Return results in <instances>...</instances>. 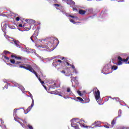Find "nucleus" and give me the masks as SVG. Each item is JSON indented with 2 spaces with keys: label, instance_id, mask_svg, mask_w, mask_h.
I'll list each match as a JSON object with an SVG mask.
<instances>
[{
  "label": "nucleus",
  "instance_id": "obj_25",
  "mask_svg": "<svg viewBox=\"0 0 129 129\" xmlns=\"http://www.w3.org/2000/svg\"><path fill=\"white\" fill-rule=\"evenodd\" d=\"M121 114V110H119L118 112V116H117V117H118L117 118H119V117L120 116V115L119 114Z\"/></svg>",
  "mask_w": 129,
  "mask_h": 129
},
{
  "label": "nucleus",
  "instance_id": "obj_36",
  "mask_svg": "<svg viewBox=\"0 0 129 129\" xmlns=\"http://www.w3.org/2000/svg\"><path fill=\"white\" fill-rule=\"evenodd\" d=\"M33 36H32L31 37H30V39H31V41H32V42H35V40H34V39H33Z\"/></svg>",
  "mask_w": 129,
  "mask_h": 129
},
{
  "label": "nucleus",
  "instance_id": "obj_33",
  "mask_svg": "<svg viewBox=\"0 0 129 129\" xmlns=\"http://www.w3.org/2000/svg\"><path fill=\"white\" fill-rule=\"evenodd\" d=\"M70 22H71V23H73V24H76V22H75L73 19H71Z\"/></svg>",
  "mask_w": 129,
  "mask_h": 129
},
{
  "label": "nucleus",
  "instance_id": "obj_46",
  "mask_svg": "<svg viewBox=\"0 0 129 129\" xmlns=\"http://www.w3.org/2000/svg\"><path fill=\"white\" fill-rule=\"evenodd\" d=\"M123 2H124V0H120L121 3H123Z\"/></svg>",
  "mask_w": 129,
  "mask_h": 129
},
{
  "label": "nucleus",
  "instance_id": "obj_6",
  "mask_svg": "<svg viewBox=\"0 0 129 129\" xmlns=\"http://www.w3.org/2000/svg\"><path fill=\"white\" fill-rule=\"evenodd\" d=\"M60 59H61V60H63V61H62V63H63L66 66H70L71 67L72 66V64L69 63V60L66 59L64 57H62L60 58Z\"/></svg>",
  "mask_w": 129,
  "mask_h": 129
},
{
  "label": "nucleus",
  "instance_id": "obj_47",
  "mask_svg": "<svg viewBox=\"0 0 129 129\" xmlns=\"http://www.w3.org/2000/svg\"><path fill=\"white\" fill-rule=\"evenodd\" d=\"M23 27H26V24H24Z\"/></svg>",
  "mask_w": 129,
  "mask_h": 129
},
{
  "label": "nucleus",
  "instance_id": "obj_3",
  "mask_svg": "<svg viewBox=\"0 0 129 129\" xmlns=\"http://www.w3.org/2000/svg\"><path fill=\"white\" fill-rule=\"evenodd\" d=\"M117 118H118V117H116L114 118L111 122V125L109 124H105L104 125V127H105L106 128H112V127L114 126V124H115V123L117 121Z\"/></svg>",
  "mask_w": 129,
  "mask_h": 129
},
{
  "label": "nucleus",
  "instance_id": "obj_52",
  "mask_svg": "<svg viewBox=\"0 0 129 129\" xmlns=\"http://www.w3.org/2000/svg\"><path fill=\"white\" fill-rule=\"evenodd\" d=\"M5 125V124H4V125Z\"/></svg>",
  "mask_w": 129,
  "mask_h": 129
},
{
  "label": "nucleus",
  "instance_id": "obj_10",
  "mask_svg": "<svg viewBox=\"0 0 129 129\" xmlns=\"http://www.w3.org/2000/svg\"><path fill=\"white\" fill-rule=\"evenodd\" d=\"M117 58H118V60H120L122 62H127V61H128L129 57H127L126 59H125V58L122 59V58H121V57L118 56Z\"/></svg>",
  "mask_w": 129,
  "mask_h": 129
},
{
  "label": "nucleus",
  "instance_id": "obj_51",
  "mask_svg": "<svg viewBox=\"0 0 129 129\" xmlns=\"http://www.w3.org/2000/svg\"><path fill=\"white\" fill-rule=\"evenodd\" d=\"M95 123H96V121L95 122Z\"/></svg>",
  "mask_w": 129,
  "mask_h": 129
},
{
  "label": "nucleus",
  "instance_id": "obj_41",
  "mask_svg": "<svg viewBox=\"0 0 129 129\" xmlns=\"http://www.w3.org/2000/svg\"><path fill=\"white\" fill-rule=\"evenodd\" d=\"M40 83H41L42 85H44V84H45V82H44V81H42Z\"/></svg>",
  "mask_w": 129,
  "mask_h": 129
},
{
  "label": "nucleus",
  "instance_id": "obj_20",
  "mask_svg": "<svg viewBox=\"0 0 129 129\" xmlns=\"http://www.w3.org/2000/svg\"><path fill=\"white\" fill-rule=\"evenodd\" d=\"M17 111H18V109H14L13 115H15V116H16V115H17Z\"/></svg>",
  "mask_w": 129,
  "mask_h": 129
},
{
  "label": "nucleus",
  "instance_id": "obj_26",
  "mask_svg": "<svg viewBox=\"0 0 129 129\" xmlns=\"http://www.w3.org/2000/svg\"><path fill=\"white\" fill-rule=\"evenodd\" d=\"M26 126H28L29 129H33V126H32L30 124H27Z\"/></svg>",
  "mask_w": 129,
  "mask_h": 129
},
{
  "label": "nucleus",
  "instance_id": "obj_4",
  "mask_svg": "<svg viewBox=\"0 0 129 129\" xmlns=\"http://www.w3.org/2000/svg\"><path fill=\"white\" fill-rule=\"evenodd\" d=\"M77 123H79V119L74 118L72 119L71 126L72 127H74L75 129H79V126Z\"/></svg>",
  "mask_w": 129,
  "mask_h": 129
},
{
  "label": "nucleus",
  "instance_id": "obj_7",
  "mask_svg": "<svg viewBox=\"0 0 129 129\" xmlns=\"http://www.w3.org/2000/svg\"><path fill=\"white\" fill-rule=\"evenodd\" d=\"M18 119H21V120H22L23 123L20 122L19 120H17V121L19 123H20V124L22 126V127H24V128H27V121L26 120H23L20 118H18Z\"/></svg>",
  "mask_w": 129,
  "mask_h": 129
},
{
  "label": "nucleus",
  "instance_id": "obj_9",
  "mask_svg": "<svg viewBox=\"0 0 129 129\" xmlns=\"http://www.w3.org/2000/svg\"><path fill=\"white\" fill-rule=\"evenodd\" d=\"M110 98H111V99H112V101L114 103H116V102H119V101H120V99H119V98H118V97L112 98V97H110Z\"/></svg>",
  "mask_w": 129,
  "mask_h": 129
},
{
  "label": "nucleus",
  "instance_id": "obj_30",
  "mask_svg": "<svg viewBox=\"0 0 129 129\" xmlns=\"http://www.w3.org/2000/svg\"><path fill=\"white\" fill-rule=\"evenodd\" d=\"M77 93L79 94V95H80V96H81L82 95V94H81V92L80 91H78Z\"/></svg>",
  "mask_w": 129,
  "mask_h": 129
},
{
  "label": "nucleus",
  "instance_id": "obj_32",
  "mask_svg": "<svg viewBox=\"0 0 129 129\" xmlns=\"http://www.w3.org/2000/svg\"><path fill=\"white\" fill-rule=\"evenodd\" d=\"M16 20L17 21V22H19V21H20V17H16Z\"/></svg>",
  "mask_w": 129,
  "mask_h": 129
},
{
  "label": "nucleus",
  "instance_id": "obj_44",
  "mask_svg": "<svg viewBox=\"0 0 129 129\" xmlns=\"http://www.w3.org/2000/svg\"><path fill=\"white\" fill-rule=\"evenodd\" d=\"M1 123L2 125H4L5 124V122H4V121L2 120L1 121Z\"/></svg>",
  "mask_w": 129,
  "mask_h": 129
},
{
  "label": "nucleus",
  "instance_id": "obj_49",
  "mask_svg": "<svg viewBox=\"0 0 129 129\" xmlns=\"http://www.w3.org/2000/svg\"><path fill=\"white\" fill-rule=\"evenodd\" d=\"M56 9L57 10H59V9H58V8H57V7H56Z\"/></svg>",
  "mask_w": 129,
  "mask_h": 129
},
{
  "label": "nucleus",
  "instance_id": "obj_42",
  "mask_svg": "<svg viewBox=\"0 0 129 129\" xmlns=\"http://www.w3.org/2000/svg\"><path fill=\"white\" fill-rule=\"evenodd\" d=\"M73 11H77V8H73Z\"/></svg>",
  "mask_w": 129,
  "mask_h": 129
},
{
  "label": "nucleus",
  "instance_id": "obj_5",
  "mask_svg": "<svg viewBox=\"0 0 129 129\" xmlns=\"http://www.w3.org/2000/svg\"><path fill=\"white\" fill-rule=\"evenodd\" d=\"M93 91H94V95L95 96L96 100H98V99L100 98V92L96 87L93 88Z\"/></svg>",
  "mask_w": 129,
  "mask_h": 129
},
{
  "label": "nucleus",
  "instance_id": "obj_2",
  "mask_svg": "<svg viewBox=\"0 0 129 129\" xmlns=\"http://www.w3.org/2000/svg\"><path fill=\"white\" fill-rule=\"evenodd\" d=\"M58 39L54 38H49L43 40L42 44L39 46L40 48L43 49H50L53 47V44H55V41H57Z\"/></svg>",
  "mask_w": 129,
  "mask_h": 129
},
{
  "label": "nucleus",
  "instance_id": "obj_48",
  "mask_svg": "<svg viewBox=\"0 0 129 129\" xmlns=\"http://www.w3.org/2000/svg\"><path fill=\"white\" fill-rule=\"evenodd\" d=\"M58 95H59V96H62V95H61V94H59Z\"/></svg>",
  "mask_w": 129,
  "mask_h": 129
},
{
  "label": "nucleus",
  "instance_id": "obj_23",
  "mask_svg": "<svg viewBox=\"0 0 129 129\" xmlns=\"http://www.w3.org/2000/svg\"><path fill=\"white\" fill-rule=\"evenodd\" d=\"M122 64V61L120 60H118L117 61V65H121Z\"/></svg>",
  "mask_w": 129,
  "mask_h": 129
},
{
  "label": "nucleus",
  "instance_id": "obj_50",
  "mask_svg": "<svg viewBox=\"0 0 129 129\" xmlns=\"http://www.w3.org/2000/svg\"><path fill=\"white\" fill-rule=\"evenodd\" d=\"M15 120H16V118L15 117Z\"/></svg>",
  "mask_w": 129,
  "mask_h": 129
},
{
  "label": "nucleus",
  "instance_id": "obj_8",
  "mask_svg": "<svg viewBox=\"0 0 129 129\" xmlns=\"http://www.w3.org/2000/svg\"><path fill=\"white\" fill-rule=\"evenodd\" d=\"M11 57L12 58H15V59H16V60H23V57L20 56V55H17L16 54L14 55L12 54L11 55Z\"/></svg>",
  "mask_w": 129,
  "mask_h": 129
},
{
  "label": "nucleus",
  "instance_id": "obj_34",
  "mask_svg": "<svg viewBox=\"0 0 129 129\" xmlns=\"http://www.w3.org/2000/svg\"><path fill=\"white\" fill-rule=\"evenodd\" d=\"M54 7H57V8H59L60 7V5L59 4H54Z\"/></svg>",
  "mask_w": 129,
  "mask_h": 129
},
{
  "label": "nucleus",
  "instance_id": "obj_19",
  "mask_svg": "<svg viewBox=\"0 0 129 129\" xmlns=\"http://www.w3.org/2000/svg\"><path fill=\"white\" fill-rule=\"evenodd\" d=\"M77 99H78V100H79L80 101H81V102H83V101H84V100H83V99H82L81 97H78L77 98Z\"/></svg>",
  "mask_w": 129,
  "mask_h": 129
},
{
  "label": "nucleus",
  "instance_id": "obj_17",
  "mask_svg": "<svg viewBox=\"0 0 129 129\" xmlns=\"http://www.w3.org/2000/svg\"><path fill=\"white\" fill-rule=\"evenodd\" d=\"M14 44L16 45V46H17V47H18V48H21V45H20V44H19V43H18V42H17V41H15L14 42Z\"/></svg>",
  "mask_w": 129,
  "mask_h": 129
},
{
  "label": "nucleus",
  "instance_id": "obj_27",
  "mask_svg": "<svg viewBox=\"0 0 129 129\" xmlns=\"http://www.w3.org/2000/svg\"><path fill=\"white\" fill-rule=\"evenodd\" d=\"M60 72H61V73H62V74H64V75H65V74L67 72L66 69H64V70L60 71Z\"/></svg>",
  "mask_w": 129,
  "mask_h": 129
},
{
  "label": "nucleus",
  "instance_id": "obj_24",
  "mask_svg": "<svg viewBox=\"0 0 129 129\" xmlns=\"http://www.w3.org/2000/svg\"><path fill=\"white\" fill-rule=\"evenodd\" d=\"M77 81V77H75L74 78H73L71 80V82H72V81Z\"/></svg>",
  "mask_w": 129,
  "mask_h": 129
},
{
  "label": "nucleus",
  "instance_id": "obj_35",
  "mask_svg": "<svg viewBox=\"0 0 129 129\" xmlns=\"http://www.w3.org/2000/svg\"><path fill=\"white\" fill-rule=\"evenodd\" d=\"M70 88H67V92H70Z\"/></svg>",
  "mask_w": 129,
  "mask_h": 129
},
{
  "label": "nucleus",
  "instance_id": "obj_21",
  "mask_svg": "<svg viewBox=\"0 0 129 129\" xmlns=\"http://www.w3.org/2000/svg\"><path fill=\"white\" fill-rule=\"evenodd\" d=\"M111 69L112 70H116V69H117V67L116 66H113L111 67Z\"/></svg>",
  "mask_w": 129,
  "mask_h": 129
},
{
  "label": "nucleus",
  "instance_id": "obj_39",
  "mask_svg": "<svg viewBox=\"0 0 129 129\" xmlns=\"http://www.w3.org/2000/svg\"><path fill=\"white\" fill-rule=\"evenodd\" d=\"M19 27L20 28H23V25L22 24H20L19 25Z\"/></svg>",
  "mask_w": 129,
  "mask_h": 129
},
{
  "label": "nucleus",
  "instance_id": "obj_13",
  "mask_svg": "<svg viewBox=\"0 0 129 129\" xmlns=\"http://www.w3.org/2000/svg\"><path fill=\"white\" fill-rule=\"evenodd\" d=\"M66 71H67L66 73L65 74L66 76H70L71 75L70 70L66 69Z\"/></svg>",
  "mask_w": 129,
  "mask_h": 129
},
{
  "label": "nucleus",
  "instance_id": "obj_29",
  "mask_svg": "<svg viewBox=\"0 0 129 129\" xmlns=\"http://www.w3.org/2000/svg\"><path fill=\"white\" fill-rule=\"evenodd\" d=\"M32 104H31V107H33L34 106V104L35 102H34V99H32Z\"/></svg>",
  "mask_w": 129,
  "mask_h": 129
},
{
  "label": "nucleus",
  "instance_id": "obj_45",
  "mask_svg": "<svg viewBox=\"0 0 129 129\" xmlns=\"http://www.w3.org/2000/svg\"><path fill=\"white\" fill-rule=\"evenodd\" d=\"M43 86L44 87L45 89H47V87H46V86L43 85Z\"/></svg>",
  "mask_w": 129,
  "mask_h": 129
},
{
  "label": "nucleus",
  "instance_id": "obj_28",
  "mask_svg": "<svg viewBox=\"0 0 129 129\" xmlns=\"http://www.w3.org/2000/svg\"><path fill=\"white\" fill-rule=\"evenodd\" d=\"M4 57L6 60H8V61H10V57L6 56V55H4Z\"/></svg>",
  "mask_w": 129,
  "mask_h": 129
},
{
  "label": "nucleus",
  "instance_id": "obj_16",
  "mask_svg": "<svg viewBox=\"0 0 129 129\" xmlns=\"http://www.w3.org/2000/svg\"><path fill=\"white\" fill-rule=\"evenodd\" d=\"M71 67L73 69V72L77 74V73H78V72H77V70H76V69L75 68V66H74V64H72Z\"/></svg>",
  "mask_w": 129,
  "mask_h": 129
},
{
  "label": "nucleus",
  "instance_id": "obj_31",
  "mask_svg": "<svg viewBox=\"0 0 129 129\" xmlns=\"http://www.w3.org/2000/svg\"><path fill=\"white\" fill-rule=\"evenodd\" d=\"M82 125L84 127H86V128H88V127H91L90 126H85L84 124H82Z\"/></svg>",
  "mask_w": 129,
  "mask_h": 129
},
{
  "label": "nucleus",
  "instance_id": "obj_40",
  "mask_svg": "<svg viewBox=\"0 0 129 129\" xmlns=\"http://www.w3.org/2000/svg\"><path fill=\"white\" fill-rule=\"evenodd\" d=\"M69 17H70V18H72L73 19H74V18H75L74 16H72V15H70Z\"/></svg>",
  "mask_w": 129,
  "mask_h": 129
},
{
  "label": "nucleus",
  "instance_id": "obj_22",
  "mask_svg": "<svg viewBox=\"0 0 129 129\" xmlns=\"http://www.w3.org/2000/svg\"><path fill=\"white\" fill-rule=\"evenodd\" d=\"M119 129H129V127L127 126H121Z\"/></svg>",
  "mask_w": 129,
  "mask_h": 129
},
{
  "label": "nucleus",
  "instance_id": "obj_43",
  "mask_svg": "<svg viewBox=\"0 0 129 129\" xmlns=\"http://www.w3.org/2000/svg\"><path fill=\"white\" fill-rule=\"evenodd\" d=\"M55 91H53V92H50L51 94H55Z\"/></svg>",
  "mask_w": 129,
  "mask_h": 129
},
{
  "label": "nucleus",
  "instance_id": "obj_1",
  "mask_svg": "<svg viewBox=\"0 0 129 129\" xmlns=\"http://www.w3.org/2000/svg\"><path fill=\"white\" fill-rule=\"evenodd\" d=\"M10 61L11 62V63H7V65H9L10 66H13V67H18V68H23L24 69H26V70H28L30 72H32V73H33L36 76L37 78L38 79V80L40 82L42 81V80L41 79V78L38 76V74H37V72L34 70V69L32 67V66L30 64H23V66L20 65L22 62L20 61H16L15 59H10Z\"/></svg>",
  "mask_w": 129,
  "mask_h": 129
},
{
  "label": "nucleus",
  "instance_id": "obj_11",
  "mask_svg": "<svg viewBox=\"0 0 129 129\" xmlns=\"http://www.w3.org/2000/svg\"><path fill=\"white\" fill-rule=\"evenodd\" d=\"M25 22H26L27 24L32 25V24H34L35 23V20L32 19H26Z\"/></svg>",
  "mask_w": 129,
  "mask_h": 129
},
{
  "label": "nucleus",
  "instance_id": "obj_18",
  "mask_svg": "<svg viewBox=\"0 0 129 129\" xmlns=\"http://www.w3.org/2000/svg\"><path fill=\"white\" fill-rule=\"evenodd\" d=\"M4 53L5 55H8V54H11V52L8 51V50H4Z\"/></svg>",
  "mask_w": 129,
  "mask_h": 129
},
{
  "label": "nucleus",
  "instance_id": "obj_38",
  "mask_svg": "<svg viewBox=\"0 0 129 129\" xmlns=\"http://www.w3.org/2000/svg\"><path fill=\"white\" fill-rule=\"evenodd\" d=\"M71 1V4H73V5H75V3H74V2L72 0H70Z\"/></svg>",
  "mask_w": 129,
  "mask_h": 129
},
{
  "label": "nucleus",
  "instance_id": "obj_15",
  "mask_svg": "<svg viewBox=\"0 0 129 129\" xmlns=\"http://www.w3.org/2000/svg\"><path fill=\"white\" fill-rule=\"evenodd\" d=\"M86 13V11L85 10H80L79 11V13L80 14V15H84Z\"/></svg>",
  "mask_w": 129,
  "mask_h": 129
},
{
  "label": "nucleus",
  "instance_id": "obj_37",
  "mask_svg": "<svg viewBox=\"0 0 129 129\" xmlns=\"http://www.w3.org/2000/svg\"><path fill=\"white\" fill-rule=\"evenodd\" d=\"M57 62H59V63H63V61L60 59L57 60Z\"/></svg>",
  "mask_w": 129,
  "mask_h": 129
},
{
  "label": "nucleus",
  "instance_id": "obj_12",
  "mask_svg": "<svg viewBox=\"0 0 129 129\" xmlns=\"http://www.w3.org/2000/svg\"><path fill=\"white\" fill-rule=\"evenodd\" d=\"M32 106L28 107V108L26 110H24V112L25 114H27V113H29L30 111H31V109H32Z\"/></svg>",
  "mask_w": 129,
  "mask_h": 129
},
{
  "label": "nucleus",
  "instance_id": "obj_14",
  "mask_svg": "<svg viewBox=\"0 0 129 129\" xmlns=\"http://www.w3.org/2000/svg\"><path fill=\"white\" fill-rule=\"evenodd\" d=\"M51 87L53 89L56 88V87H60V84L57 85L56 83H54V84L51 86Z\"/></svg>",
  "mask_w": 129,
  "mask_h": 129
}]
</instances>
